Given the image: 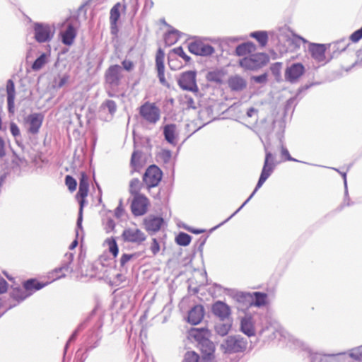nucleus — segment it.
Instances as JSON below:
<instances>
[{
	"label": "nucleus",
	"mask_w": 362,
	"mask_h": 362,
	"mask_svg": "<svg viewBox=\"0 0 362 362\" xmlns=\"http://www.w3.org/2000/svg\"><path fill=\"white\" fill-rule=\"evenodd\" d=\"M248 346L247 339L241 335H230L220 344L221 351L225 354L244 353Z\"/></svg>",
	"instance_id": "obj_2"
},
{
	"label": "nucleus",
	"mask_w": 362,
	"mask_h": 362,
	"mask_svg": "<svg viewBox=\"0 0 362 362\" xmlns=\"http://www.w3.org/2000/svg\"><path fill=\"white\" fill-rule=\"evenodd\" d=\"M158 156L164 163H168L171 159L172 153L170 150L162 149L160 151Z\"/></svg>",
	"instance_id": "obj_47"
},
{
	"label": "nucleus",
	"mask_w": 362,
	"mask_h": 362,
	"mask_svg": "<svg viewBox=\"0 0 362 362\" xmlns=\"http://www.w3.org/2000/svg\"><path fill=\"white\" fill-rule=\"evenodd\" d=\"M199 356L194 351H187L182 362H199Z\"/></svg>",
	"instance_id": "obj_43"
},
{
	"label": "nucleus",
	"mask_w": 362,
	"mask_h": 362,
	"mask_svg": "<svg viewBox=\"0 0 362 362\" xmlns=\"http://www.w3.org/2000/svg\"><path fill=\"white\" fill-rule=\"evenodd\" d=\"M165 139L171 145L176 146L177 143V127L174 124H166L163 127Z\"/></svg>",
	"instance_id": "obj_24"
},
{
	"label": "nucleus",
	"mask_w": 362,
	"mask_h": 362,
	"mask_svg": "<svg viewBox=\"0 0 362 362\" xmlns=\"http://www.w3.org/2000/svg\"><path fill=\"white\" fill-rule=\"evenodd\" d=\"M257 110L254 108V107H250L247 110V116L249 117H252V116L254 115H257Z\"/></svg>",
	"instance_id": "obj_64"
},
{
	"label": "nucleus",
	"mask_w": 362,
	"mask_h": 362,
	"mask_svg": "<svg viewBox=\"0 0 362 362\" xmlns=\"http://www.w3.org/2000/svg\"><path fill=\"white\" fill-rule=\"evenodd\" d=\"M7 282L4 279H0V294L7 291Z\"/></svg>",
	"instance_id": "obj_60"
},
{
	"label": "nucleus",
	"mask_w": 362,
	"mask_h": 362,
	"mask_svg": "<svg viewBox=\"0 0 362 362\" xmlns=\"http://www.w3.org/2000/svg\"><path fill=\"white\" fill-rule=\"evenodd\" d=\"M189 51L196 55L207 57L211 55L215 49L214 48L203 42L201 39H196L188 45Z\"/></svg>",
	"instance_id": "obj_10"
},
{
	"label": "nucleus",
	"mask_w": 362,
	"mask_h": 362,
	"mask_svg": "<svg viewBox=\"0 0 362 362\" xmlns=\"http://www.w3.org/2000/svg\"><path fill=\"white\" fill-rule=\"evenodd\" d=\"M280 143H281V154L282 157L285 158L284 160L299 162V160H298L297 159L293 158L291 156L288 149L283 145V142L281 140L280 141Z\"/></svg>",
	"instance_id": "obj_45"
},
{
	"label": "nucleus",
	"mask_w": 362,
	"mask_h": 362,
	"mask_svg": "<svg viewBox=\"0 0 362 362\" xmlns=\"http://www.w3.org/2000/svg\"><path fill=\"white\" fill-rule=\"evenodd\" d=\"M179 38V31L177 30H171L165 34L164 40L168 46H171L176 43Z\"/></svg>",
	"instance_id": "obj_35"
},
{
	"label": "nucleus",
	"mask_w": 362,
	"mask_h": 362,
	"mask_svg": "<svg viewBox=\"0 0 362 362\" xmlns=\"http://www.w3.org/2000/svg\"><path fill=\"white\" fill-rule=\"evenodd\" d=\"M211 312L222 321L228 319L231 315L230 306L221 300H217L212 305Z\"/></svg>",
	"instance_id": "obj_18"
},
{
	"label": "nucleus",
	"mask_w": 362,
	"mask_h": 362,
	"mask_svg": "<svg viewBox=\"0 0 362 362\" xmlns=\"http://www.w3.org/2000/svg\"><path fill=\"white\" fill-rule=\"evenodd\" d=\"M349 356L350 358L361 361H362V345L358 347L351 349L349 351Z\"/></svg>",
	"instance_id": "obj_41"
},
{
	"label": "nucleus",
	"mask_w": 362,
	"mask_h": 362,
	"mask_svg": "<svg viewBox=\"0 0 362 362\" xmlns=\"http://www.w3.org/2000/svg\"><path fill=\"white\" fill-rule=\"evenodd\" d=\"M5 144L4 140L0 137V158H3L6 153L4 149Z\"/></svg>",
	"instance_id": "obj_62"
},
{
	"label": "nucleus",
	"mask_w": 362,
	"mask_h": 362,
	"mask_svg": "<svg viewBox=\"0 0 362 362\" xmlns=\"http://www.w3.org/2000/svg\"><path fill=\"white\" fill-rule=\"evenodd\" d=\"M305 73V67L301 63H294L286 67L285 80L291 83H297Z\"/></svg>",
	"instance_id": "obj_13"
},
{
	"label": "nucleus",
	"mask_w": 362,
	"mask_h": 362,
	"mask_svg": "<svg viewBox=\"0 0 362 362\" xmlns=\"http://www.w3.org/2000/svg\"><path fill=\"white\" fill-rule=\"evenodd\" d=\"M124 69L128 71H131L134 67V64L129 60H124L122 62Z\"/></svg>",
	"instance_id": "obj_58"
},
{
	"label": "nucleus",
	"mask_w": 362,
	"mask_h": 362,
	"mask_svg": "<svg viewBox=\"0 0 362 362\" xmlns=\"http://www.w3.org/2000/svg\"><path fill=\"white\" fill-rule=\"evenodd\" d=\"M35 37L38 42H49L52 40L54 29L48 24L35 23Z\"/></svg>",
	"instance_id": "obj_12"
},
{
	"label": "nucleus",
	"mask_w": 362,
	"mask_h": 362,
	"mask_svg": "<svg viewBox=\"0 0 362 362\" xmlns=\"http://www.w3.org/2000/svg\"><path fill=\"white\" fill-rule=\"evenodd\" d=\"M209 336V331L207 329H197L193 328L189 331L188 337L190 339H194L199 344L204 339H206Z\"/></svg>",
	"instance_id": "obj_30"
},
{
	"label": "nucleus",
	"mask_w": 362,
	"mask_h": 362,
	"mask_svg": "<svg viewBox=\"0 0 362 362\" xmlns=\"http://www.w3.org/2000/svg\"><path fill=\"white\" fill-rule=\"evenodd\" d=\"M223 73L220 71L215 70L209 71L207 74L206 78L209 81L216 82L218 83H221L223 80Z\"/></svg>",
	"instance_id": "obj_38"
},
{
	"label": "nucleus",
	"mask_w": 362,
	"mask_h": 362,
	"mask_svg": "<svg viewBox=\"0 0 362 362\" xmlns=\"http://www.w3.org/2000/svg\"><path fill=\"white\" fill-rule=\"evenodd\" d=\"M254 300L252 303V305L261 307L266 304V300L267 298V295L266 293H260V292H255L254 293Z\"/></svg>",
	"instance_id": "obj_36"
},
{
	"label": "nucleus",
	"mask_w": 362,
	"mask_h": 362,
	"mask_svg": "<svg viewBox=\"0 0 362 362\" xmlns=\"http://www.w3.org/2000/svg\"><path fill=\"white\" fill-rule=\"evenodd\" d=\"M134 256L135 255L133 254H124L120 258V265L124 267Z\"/></svg>",
	"instance_id": "obj_54"
},
{
	"label": "nucleus",
	"mask_w": 362,
	"mask_h": 362,
	"mask_svg": "<svg viewBox=\"0 0 362 362\" xmlns=\"http://www.w3.org/2000/svg\"><path fill=\"white\" fill-rule=\"evenodd\" d=\"M141 182L137 178L132 179L129 182V192L134 195H140L139 194L140 189H141Z\"/></svg>",
	"instance_id": "obj_39"
},
{
	"label": "nucleus",
	"mask_w": 362,
	"mask_h": 362,
	"mask_svg": "<svg viewBox=\"0 0 362 362\" xmlns=\"http://www.w3.org/2000/svg\"><path fill=\"white\" fill-rule=\"evenodd\" d=\"M139 115L147 123L155 124L160 118V110L155 103L146 102L139 107Z\"/></svg>",
	"instance_id": "obj_5"
},
{
	"label": "nucleus",
	"mask_w": 362,
	"mask_h": 362,
	"mask_svg": "<svg viewBox=\"0 0 362 362\" xmlns=\"http://www.w3.org/2000/svg\"><path fill=\"white\" fill-rule=\"evenodd\" d=\"M240 331L248 337L256 335V321L251 315L246 314L240 318Z\"/></svg>",
	"instance_id": "obj_15"
},
{
	"label": "nucleus",
	"mask_w": 362,
	"mask_h": 362,
	"mask_svg": "<svg viewBox=\"0 0 362 362\" xmlns=\"http://www.w3.org/2000/svg\"><path fill=\"white\" fill-rule=\"evenodd\" d=\"M176 242L180 245L187 246L191 242V236L187 233H180L176 237Z\"/></svg>",
	"instance_id": "obj_40"
},
{
	"label": "nucleus",
	"mask_w": 362,
	"mask_h": 362,
	"mask_svg": "<svg viewBox=\"0 0 362 362\" xmlns=\"http://www.w3.org/2000/svg\"><path fill=\"white\" fill-rule=\"evenodd\" d=\"M110 250L115 257L117 255L119 251L117 245L115 241L113 242L112 245L110 246Z\"/></svg>",
	"instance_id": "obj_61"
},
{
	"label": "nucleus",
	"mask_w": 362,
	"mask_h": 362,
	"mask_svg": "<svg viewBox=\"0 0 362 362\" xmlns=\"http://www.w3.org/2000/svg\"><path fill=\"white\" fill-rule=\"evenodd\" d=\"M117 110V105L115 101L112 100H107L103 102L100 107V114L102 116L103 114L108 112V115L105 118V120L111 119L114 114Z\"/></svg>",
	"instance_id": "obj_29"
},
{
	"label": "nucleus",
	"mask_w": 362,
	"mask_h": 362,
	"mask_svg": "<svg viewBox=\"0 0 362 362\" xmlns=\"http://www.w3.org/2000/svg\"><path fill=\"white\" fill-rule=\"evenodd\" d=\"M204 315L203 306L200 305H195L188 313V322L192 325H198L202 320Z\"/></svg>",
	"instance_id": "obj_27"
},
{
	"label": "nucleus",
	"mask_w": 362,
	"mask_h": 362,
	"mask_svg": "<svg viewBox=\"0 0 362 362\" xmlns=\"http://www.w3.org/2000/svg\"><path fill=\"white\" fill-rule=\"evenodd\" d=\"M325 50L326 48L325 45L308 42L309 52L312 57L319 62L325 60Z\"/></svg>",
	"instance_id": "obj_22"
},
{
	"label": "nucleus",
	"mask_w": 362,
	"mask_h": 362,
	"mask_svg": "<svg viewBox=\"0 0 362 362\" xmlns=\"http://www.w3.org/2000/svg\"><path fill=\"white\" fill-rule=\"evenodd\" d=\"M285 331L276 321H268L267 325L259 330V334H265L268 339H276L284 336Z\"/></svg>",
	"instance_id": "obj_11"
},
{
	"label": "nucleus",
	"mask_w": 362,
	"mask_h": 362,
	"mask_svg": "<svg viewBox=\"0 0 362 362\" xmlns=\"http://www.w3.org/2000/svg\"><path fill=\"white\" fill-rule=\"evenodd\" d=\"M173 52L178 55L179 57H182L185 62H189L190 59V57L186 54V53L184 52L182 47H178L176 48H174L173 49Z\"/></svg>",
	"instance_id": "obj_50"
},
{
	"label": "nucleus",
	"mask_w": 362,
	"mask_h": 362,
	"mask_svg": "<svg viewBox=\"0 0 362 362\" xmlns=\"http://www.w3.org/2000/svg\"><path fill=\"white\" fill-rule=\"evenodd\" d=\"M74 259V254L71 252H67L65 254L64 257V259L62 264V266L57 268L56 272H72V268H71L70 264L72 262Z\"/></svg>",
	"instance_id": "obj_33"
},
{
	"label": "nucleus",
	"mask_w": 362,
	"mask_h": 362,
	"mask_svg": "<svg viewBox=\"0 0 362 362\" xmlns=\"http://www.w3.org/2000/svg\"><path fill=\"white\" fill-rule=\"evenodd\" d=\"M198 346L203 354L204 360L211 361L214 359L215 346L212 341L207 338L204 339Z\"/></svg>",
	"instance_id": "obj_23"
},
{
	"label": "nucleus",
	"mask_w": 362,
	"mask_h": 362,
	"mask_svg": "<svg viewBox=\"0 0 362 362\" xmlns=\"http://www.w3.org/2000/svg\"><path fill=\"white\" fill-rule=\"evenodd\" d=\"M251 37L255 38L262 47H264L268 42V35L266 31H255L250 34Z\"/></svg>",
	"instance_id": "obj_34"
},
{
	"label": "nucleus",
	"mask_w": 362,
	"mask_h": 362,
	"mask_svg": "<svg viewBox=\"0 0 362 362\" xmlns=\"http://www.w3.org/2000/svg\"><path fill=\"white\" fill-rule=\"evenodd\" d=\"M228 86L232 91L240 92L247 87V81L240 75H232L228 79Z\"/></svg>",
	"instance_id": "obj_20"
},
{
	"label": "nucleus",
	"mask_w": 362,
	"mask_h": 362,
	"mask_svg": "<svg viewBox=\"0 0 362 362\" xmlns=\"http://www.w3.org/2000/svg\"><path fill=\"white\" fill-rule=\"evenodd\" d=\"M231 328V324L228 322H220L216 325L215 330L221 336H226Z\"/></svg>",
	"instance_id": "obj_37"
},
{
	"label": "nucleus",
	"mask_w": 362,
	"mask_h": 362,
	"mask_svg": "<svg viewBox=\"0 0 362 362\" xmlns=\"http://www.w3.org/2000/svg\"><path fill=\"white\" fill-rule=\"evenodd\" d=\"M45 285L35 279H29L24 282L22 288H13L11 291V297L19 303L30 296L35 291L42 288Z\"/></svg>",
	"instance_id": "obj_3"
},
{
	"label": "nucleus",
	"mask_w": 362,
	"mask_h": 362,
	"mask_svg": "<svg viewBox=\"0 0 362 362\" xmlns=\"http://www.w3.org/2000/svg\"><path fill=\"white\" fill-rule=\"evenodd\" d=\"M346 354L345 352L333 354H327V356L329 357L333 360H342L345 358Z\"/></svg>",
	"instance_id": "obj_56"
},
{
	"label": "nucleus",
	"mask_w": 362,
	"mask_h": 362,
	"mask_svg": "<svg viewBox=\"0 0 362 362\" xmlns=\"http://www.w3.org/2000/svg\"><path fill=\"white\" fill-rule=\"evenodd\" d=\"M148 205V200L145 196L136 195L131 204L132 211L135 216H142L147 211Z\"/></svg>",
	"instance_id": "obj_16"
},
{
	"label": "nucleus",
	"mask_w": 362,
	"mask_h": 362,
	"mask_svg": "<svg viewBox=\"0 0 362 362\" xmlns=\"http://www.w3.org/2000/svg\"><path fill=\"white\" fill-rule=\"evenodd\" d=\"M122 237L124 242L136 245L142 244L146 240V234L136 227L125 228L122 232Z\"/></svg>",
	"instance_id": "obj_8"
},
{
	"label": "nucleus",
	"mask_w": 362,
	"mask_h": 362,
	"mask_svg": "<svg viewBox=\"0 0 362 362\" xmlns=\"http://www.w3.org/2000/svg\"><path fill=\"white\" fill-rule=\"evenodd\" d=\"M105 81L112 87L119 86L122 78V67L119 65L110 66L105 72Z\"/></svg>",
	"instance_id": "obj_17"
},
{
	"label": "nucleus",
	"mask_w": 362,
	"mask_h": 362,
	"mask_svg": "<svg viewBox=\"0 0 362 362\" xmlns=\"http://www.w3.org/2000/svg\"><path fill=\"white\" fill-rule=\"evenodd\" d=\"M151 250L152 253L153 255L157 254L159 252V250H160L159 244H158V241L156 240V238L153 239L152 244H151Z\"/></svg>",
	"instance_id": "obj_57"
},
{
	"label": "nucleus",
	"mask_w": 362,
	"mask_h": 362,
	"mask_svg": "<svg viewBox=\"0 0 362 362\" xmlns=\"http://www.w3.org/2000/svg\"><path fill=\"white\" fill-rule=\"evenodd\" d=\"M163 218L156 216L150 215L144 219V224L146 230L148 232L156 233L158 231L163 224Z\"/></svg>",
	"instance_id": "obj_19"
},
{
	"label": "nucleus",
	"mask_w": 362,
	"mask_h": 362,
	"mask_svg": "<svg viewBox=\"0 0 362 362\" xmlns=\"http://www.w3.org/2000/svg\"><path fill=\"white\" fill-rule=\"evenodd\" d=\"M76 36V31L74 27L69 24L66 29L61 33L62 41L66 45H71Z\"/></svg>",
	"instance_id": "obj_31"
},
{
	"label": "nucleus",
	"mask_w": 362,
	"mask_h": 362,
	"mask_svg": "<svg viewBox=\"0 0 362 362\" xmlns=\"http://www.w3.org/2000/svg\"><path fill=\"white\" fill-rule=\"evenodd\" d=\"M140 159V155L137 151H134L132 155L131 163L134 167L136 168L139 165Z\"/></svg>",
	"instance_id": "obj_55"
},
{
	"label": "nucleus",
	"mask_w": 362,
	"mask_h": 362,
	"mask_svg": "<svg viewBox=\"0 0 362 362\" xmlns=\"http://www.w3.org/2000/svg\"><path fill=\"white\" fill-rule=\"evenodd\" d=\"M361 39H362V27L360 29L354 32L350 36V40L353 42H357Z\"/></svg>",
	"instance_id": "obj_52"
},
{
	"label": "nucleus",
	"mask_w": 362,
	"mask_h": 362,
	"mask_svg": "<svg viewBox=\"0 0 362 362\" xmlns=\"http://www.w3.org/2000/svg\"><path fill=\"white\" fill-rule=\"evenodd\" d=\"M184 103L187 108L197 109V103L194 99L189 95H185Z\"/></svg>",
	"instance_id": "obj_49"
},
{
	"label": "nucleus",
	"mask_w": 362,
	"mask_h": 362,
	"mask_svg": "<svg viewBox=\"0 0 362 362\" xmlns=\"http://www.w3.org/2000/svg\"><path fill=\"white\" fill-rule=\"evenodd\" d=\"M256 49L255 45L252 42H247L239 45L235 49V53L238 56H245L251 54Z\"/></svg>",
	"instance_id": "obj_32"
},
{
	"label": "nucleus",
	"mask_w": 362,
	"mask_h": 362,
	"mask_svg": "<svg viewBox=\"0 0 362 362\" xmlns=\"http://www.w3.org/2000/svg\"><path fill=\"white\" fill-rule=\"evenodd\" d=\"M178 85L180 87L186 90L197 93L199 88L196 82V72L194 71H188L182 73L178 78Z\"/></svg>",
	"instance_id": "obj_7"
},
{
	"label": "nucleus",
	"mask_w": 362,
	"mask_h": 362,
	"mask_svg": "<svg viewBox=\"0 0 362 362\" xmlns=\"http://www.w3.org/2000/svg\"><path fill=\"white\" fill-rule=\"evenodd\" d=\"M269 58L264 53H255L244 57L239 61L240 66L244 69L256 70L264 66Z\"/></svg>",
	"instance_id": "obj_4"
},
{
	"label": "nucleus",
	"mask_w": 362,
	"mask_h": 362,
	"mask_svg": "<svg viewBox=\"0 0 362 362\" xmlns=\"http://www.w3.org/2000/svg\"><path fill=\"white\" fill-rule=\"evenodd\" d=\"M276 36L279 38V41L286 39L291 44H293L296 48L300 47V42L308 44L307 40L300 35L293 34L286 26L279 28Z\"/></svg>",
	"instance_id": "obj_9"
},
{
	"label": "nucleus",
	"mask_w": 362,
	"mask_h": 362,
	"mask_svg": "<svg viewBox=\"0 0 362 362\" xmlns=\"http://www.w3.org/2000/svg\"><path fill=\"white\" fill-rule=\"evenodd\" d=\"M161 178V170L156 165H151L144 173L143 180L148 187H154L158 185Z\"/></svg>",
	"instance_id": "obj_14"
},
{
	"label": "nucleus",
	"mask_w": 362,
	"mask_h": 362,
	"mask_svg": "<svg viewBox=\"0 0 362 362\" xmlns=\"http://www.w3.org/2000/svg\"><path fill=\"white\" fill-rule=\"evenodd\" d=\"M78 329H79V327H78L76 330H75V331H74V333L71 335V337H69V340H68V341H67V343H66V346H65V351L66 350V349H67V347H68V346H69V344L71 341H72L75 340V339H76V336H77V334H78Z\"/></svg>",
	"instance_id": "obj_63"
},
{
	"label": "nucleus",
	"mask_w": 362,
	"mask_h": 362,
	"mask_svg": "<svg viewBox=\"0 0 362 362\" xmlns=\"http://www.w3.org/2000/svg\"><path fill=\"white\" fill-rule=\"evenodd\" d=\"M281 63L280 62H276L275 63L272 67V71L273 72L274 74H278V75H280V69H281Z\"/></svg>",
	"instance_id": "obj_59"
},
{
	"label": "nucleus",
	"mask_w": 362,
	"mask_h": 362,
	"mask_svg": "<svg viewBox=\"0 0 362 362\" xmlns=\"http://www.w3.org/2000/svg\"><path fill=\"white\" fill-rule=\"evenodd\" d=\"M69 76L67 74H64L62 76H59L54 79V86L57 88L63 87L69 81Z\"/></svg>",
	"instance_id": "obj_46"
},
{
	"label": "nucleus",
	"mask_w": 362,
	"mask_h": 362,
	"mask_svg": "<svg viewBox=\"0 0 362 362\" xmlns=\"http://www.w3.org/2000/svg\"><path fill=\"white\" fill-rule=\"evenodd\" d=\"M252 80L258 83H264L267 80V75L266 74L255 76L252 77Z\"/></svg>",
	"instance_id": "obj_53"
},
{
	"label": "nucleus",
	"mask_w": 362,
	"mask_h": 362,
	"mask_svg": "<svg viewBox=\"0 0 362 362\" xmlns=\"http://www.w3.org/2000/svg\"><path fill=\"white\" fill-rule=\"evenodd\" d=\"M65 183L71 192H73L76 189L77 183H76V180L74 178H73L71 176H70V175L66 176Z\"/></svg>",
	"instance_id": "obj_48"
},
{
	"label": "nucleus",
	"mask_w": 362,
	"mask_h": 362,
	"mask_svg": "<svg viewBox=\"0 0 362 362\" xmlns=\"http://www.w3.org/2000/svg\"><path fill=\"white\" fill-rule=\"evenodd\" d=\"M47 62L45 54H41L33 63L32 68L35 71L40 70Z\"/></svg>",
	"instance_id": "obj_42"
},
{
	"label": "nucleus",
	"mask_w": 362,
	"mask_h": 362,
	"mask_svg": "<svg viewBox=\"0 0 362 362\" xmlns=\"http://www.w3.org/2000/svg\"><path fill=\"white\" fill-rule=\"evenodd\" d=\"M88 189H89L88 177H87V175L85 173H83L81 175L78 192L76 195V197L78 199L79 205H80L78 217V220H77V226L78 228L81 227L83 209L84 204H85V198L88 195Z\"/></svg>",
	"instance_id": "obj_6"
},
{
	"label": "nucleus",
	"mask_w": 362,
	"mask_h": 362,
	"mask_svg": "<svg viewBox=\"0 0 362 362\" xmlns=\"http://www.w3.org/2000/svg\"><path fill=\"white\" fill-rule=\"evenodd\" d=\"M264 151L265 158L263 168L255 190L248 197V199L230 217H228L226 220H225L219 225H218L216 227H215V228L222 226L223 224L228 221L233 216H235L238 212H239L243 208V206L250 200V199L254 196V194L256 193L258 189H259L263 185L265 181L269 177V176L273 173L275 167L278 164V162L276 160L275 156L272 152L268 151L267 146H264Z\"/></svg>",
	"instance_id": "obj_1"
},
{
	"label": "nucleus",
	"mask_w": 362,
	"mask_h": 362,
	"mask_svg": "<svg viewBox=\"0 0 362 362\" xmlns=\"http://www.w3.org/2000/svg\"><path fill=\"white\" fill-rule=\"evenodd\" d=\"M164 58H165L164 52L161 49H159L156 54V68H157V71H158V76L159 78L160 82L162 84H165V83H166V81L165 78Z\"/></svg>",
	"instance_id": "obj_25"
},
{
	"label": "nucleus",
	"mask_w": 362,
	"mask_h": 362,
	"mask_svg": "<svg viewBox=\"0 0 362 362\" xmlns=\"http://www.w3.org/2000/svg\"><path fill=\"white\" fill-rule=\"evenodd\" d=\"M56 270H57V268L49 273V278L52 279V281H55L60 278L64 277L66 276V273L69 272H55Z\"/></svg>",
	"instance_id": "obj_51"
},
{
	"label": "nucleus",
	"mask_w": 362,
	"mask_h": 362,
	"mask_svg": "<svg viewBox=\"0 0 362 362\" xmlns=\"http://www.w3.org/2000/svg\"><path fill=\"white\" fill-rule=\"evenodd\" d=\"M6 93L8 110L10 113H13L15 111L14 100L16 96V90L14 83L12 80H8L6 83Z\"/></svg>",
	"instance_id": "obj_28"
},
{
	"label": "nucleus",
	"mask_w": 362,
	"mask_h": 362,
	"mask_svg": "<svg viewBox=\"0 0 362 362\" xmlns=\"http://www.w3.org/2000/svg\"><path fill=\"white\" fill-rule=\"evenodd\" d=\"M121 4L117 3L110 10V23L111 33L116 35L118 32L117 21L120 17L119 9L121 8Z\"/></svg>",
	"instance_id": "obj_26"
},
{
	"label": "nucleus",
	"mask_w": 362,
	"mask_h": 362,
	"mask_svg": "<svg viewBox=\"0 0 362 362\" xmlns=\"http://www.w3.org/2000/svg\"><path fill=\"white\" fill-rule=\"evenodd\" d=\"M43 117L41 114L34 113L30 115L26 122L28 126V132L33 134H37L42 125Z\"/></svg>",
	"instance_id": "obj_21"
},
{
	"label": "nucleus",
	"mask_w": 362,
	"mask_h": 362,
	"mask_svg": "<svg viewBox=\"0 0 362 362\" xmlns=\"http://www.w3.org/2000/svg\"><path fill=\"white\" fill-rule=\"evenodd\" d=\"M10 131L12 135L15 137L16 141L18 146L21 145L19 138L21 137V132L16 124L11 122L10 124Z\"/></svg>",
	"instance_id": "obj_44"
}]
</instances>
